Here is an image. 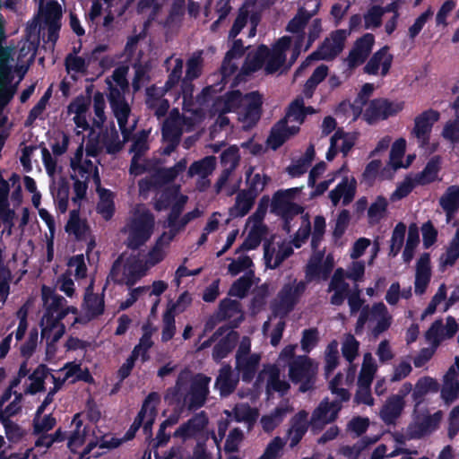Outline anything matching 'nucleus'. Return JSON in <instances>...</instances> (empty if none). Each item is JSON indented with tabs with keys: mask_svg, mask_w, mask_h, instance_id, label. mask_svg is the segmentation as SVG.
I'll return each mask as SVG.
<instances>
[{
	"mask_svg": "<svg viewBox=\"0 0 459 459\" xmlns=\"http://www.w3.org/2000/svg\"><path fill=\"white\" fill-rule=\"evenodd\" d=\"M325 257V249L313 252L307 266H306V281L307 283L315 279L322 278L324 280V271L322 260Z\"/></svg>",
	"mask_w": 459,
	"mask_h": 459,
	"instance_id": "42",
	"label": "nucleus"
},
{
	"mask_svg": "<svg viewBox=\"0 0 459 459\" xmlns=\"http://www.w3.org/2000/svg\"><path fill=\"white\" fill-rule=\"evenodd\" d=\"M271 59V50L264 45H259L254 51L247 53L246 59L241 66V73L249 75L265 68L266 63Z\"/></svg>",
	"mask_w": 459,
	"mask_h": 459,
	"instance_id": "19",
	"label": "nucleus"
},
{
	"mask_svg": "<svg viewBox=\"0 0 459 459\" xmlns=\"http://www.w3.org/2000/svg\"><path fill=\"white\" fill-rule=\"evenodd\" d=\"M316 12L317 9L308 12L304 7H299L295 16L288 22L286 30L293 34H299L300 39H303L305 35L304 30Z\"/></svg>",
	"mask_w": 459,
	"mask_h": 459,
	"instance_id": "36",
	"label": "nucleus"
},
{
	"mask_svg": "<svg viewBox=\"0 0 459 459\" xmlns=\"http://www.w3.org/2000/svg\"><path fill=\"white\" fill-rule=\"evenodd\" d=\"M221 164L223 169L235 170L240 160L239 148L237 145H230L220 156Z\"/></svg>",
	"mask_w": 459,
	"mask_h": 459,
	"instance_id": "52",
	"label": "nucleus"
},
{
	"mask_svg": "<svg viewBox=\"0 0 459 459\" xmlns=\"http://www.w3.org/2000/svg\"><path fill=\"white\" fill-rule=\"evenodd\" d=\"M238 381L239 377L234 374L231 366L224 364L219 370L214 388L219 391L221 396L227 397L235 391Z\"/></svg>",
	"mask_w": 459,
	"mask_h": 459,
	"instance_id": "25",
	"label": "nucleus"
},
{
	"mask_svg": "<svg viewBox=\"0 0 459 459\" xmlns=\"http://www.w3.org/2000/svg\"><path fill=\"white\" fill-rule=\"evenodd\" d=\"M49 369L45 365H39L29 377L30 383L27 385L25 394H35L44 390L45 380L48 379Z\"/></svg>",
	"mask_w": 459,
	"mask_h": 459,
	"instance_id": "39",
	"label": "nucleus"
},
{
	"mask_svg": "<svg viewBox=\"0 0 459 459\" xmlns=\"http://www.w3.org/2000/svg\"><path fill=\"white\" fill-rule=\"evenodd\" d=\"M106 82L108 85L107 98L110 108L117 120V124L122 126L125 122H128L131 108L126 100L124 92L117 86H114L108 78L106 80Z\"/></svg>",
	"mask_w": 459,
	"mask_h": 459,
	"instance_id": "13",
	"label": "nucleus"
},
{
	"mask_svg": "<svg viewBox=\"0 0 459 459\" xmlns=\"http://www.w3.org/2000/svg\"><path fill=\"white\" fill-rule=\"evenodd\" d=\"M154 227L153 214L141 204L136 205L121 230L127 236L126 247L133 250L140 248L151 238Z\"/></svg>",
	"mask_w": 459,
	"mask_h": 459,
	"instance_id": "4",
	"label": "nucleus"
},
{
	"mask_svg": "<svg viewBox=\"0 0 459 459\" xmlns=\"http://www.w3.org/2000/svg\"><path fill=\"white\" fill-rule=\"evenodd\" d=\"M291 38L283 36L280 38L273 45L271 50V59L265 65V74H273L276 73L285 63V52L290 48Z\"/></svg>",
	"mask_w": 459,
	"mask_h": 459,
	"instance_id": "20",
	"label": "nucleus"
},
{
	"mask_svg": "<svg viewBox=\"0 0 459 459\" xmlns=\"http://www.w3.org/2000/svg\"><path fill=\"white\" fill-rule=\"evenodd\" d=\"M439 118L440 113L432 108L423 111L415 117L411 134L419 140L420 147L429 144L432 127Z\"/></svg>",
	"mask_w": 459,
	"mask_h": 459,
	"instance_id": "12",
	"label": "nucleus"
},
{
	"mask_svg": "<svg viewBox=\"0 0 459 459\" xmlns=\"http://www.w3.org/2000/svg\"><path fill=\"white\" fill-rule=\"evenodd\" d=\"M153 345L151 332L146 331L140 338L139 343L134 346L131 354L133 357L142 358L143 362L149 359L148 351Z\"/></svg>",
	"mask_w": 459,
	"mask_h": 459,
	"instance_id": "55",
	"label": "nucleus"
},
{
	"mask_svg": "<svg viewBox=\"0 0 459 459\" xmlns=\"http://www.w3.org/2000/svg\"><path fill=\"white\" fill-rule=\"evenodd\" d=\"M420 243L419 229L416 224L409 227L408 237L403 252V259L404 263H410L414 255V250Z\"/></svg>",
	"mask_w": 459,
	"mask_h": 459,
	"instance_id": "50",
	"label": "nucleus"
},
{
	"mask_svg": "<svg viewBox=\"0 0 459 459\" xmlns=\"http://www.w3.org/2000/svg\"><path fill=\"white\" fill-rule=\"evenodd\" d=\"M238 334L236 332H230L225 337L221 338L213 347L212 359L220 361L226 358L235 348Z\"/></svg>",
	"mask_w": 459,
	"mask_h": 459,
	"instance_id": "38",
	"label": "nucleus"
},
{
	"mask_svg": "<svg viewBox=\"0 0 459 459\" xmlns=\"http://www.w3.org/2000/svg\"><path fill=\"white\" fill-rule=\"evenodd\" d=\"M438 390L439 384L436 379L430 377H423L417 381L412 392V398L419 404L427 394L437 393Z\"/></svg>",
	"mask_w": 459,
	"mask_h": 459,
	"instance_id": "43",
	"label": "nucleus"
},
{
	"mask_svg": "<svg viewBox=\"0 0 459 459\" xmlns=\"http://www.w3.org/2000/svg\"><path fill=\"white\" fill-rule=\"evenodd\" d=\"M261 356L258 353H253L252 356L246 358H236L235 369L242 381L251 382L257 373Z\"/></svg>",
	"mask_w": 459,
	"mask_h": 459,
	"instance_id": "29",
	"label": "nucleus"
},
{
	"mask_svg": "<svg viewBox=\"0 0 459 459\" xmlns=\"http://www.w3.org/2000/svg\"><path fill=\"white\" fill-rule=\"evenodd\" d=\"M258 381L266 382L267 393L277 392L284 394L290 388V385L283 379H281L280 369L275 365H266L258 374Z\"/></svg>",
	"mask_w": 459,
	"mask_h": 459,
	"instance_id": "21",
	"label": "nucleus"
},
{
	"mask_svg": "<svg viewBox=\"0 0 459 459\" xmlns=\"http://www.w3.org/2000/svg\"><path fill=\"white\" fill-rule=\"evenodd\" d=\"M84 309L87 312V315L93 318L96 317L104 312V299L103 296H100L95 294L89 290H87L84 301H83Z\"/></svg>",
	"mask_w": 459,
	"mask_h": 459,
	"instance_id": "46",
	"label": "nucleus"
},
{
	"mask_svg": "<svg viewBox=\"0 0 459 459\" xmlns=\"http://www.w3.org/2000/svg\"><path fill=\"white\" fill-rule=\"evenodd\" d=\"M388 47L385 46L375 52L364 66V73L376 75L381 66V75L385 76L392 66L393 55L388 53Z\"/></svg>",
	"mask_w": 459,
	"mask_h": 459,
	"instance_id": "24",
	"label": "nucleus"
},
{
	"mask_svg": "<svg viewBox=\"0 0 459 459\" xmlns=\"http://www.w3.org/2000/svg\"><path fill=\"white\" fill-rule=\"evenodd\" d=\"M406 232V225L403 222H399L394 227L391 240H390V250H389V255L390 256H396L398 253L401 251V248L403 246L404 243V237Z\"/></svg>",
	"mask_w": 459,
	"mask_h": 459,
	"instance_id": "51",
	"label": "nucleus"
},
{
	"mask_svg": "<svg viewBox=\"0 0 459 459\" xmlns=\"http://www.w3.org/2000/svg\"><path fill=\"white\" fill-rule=\"evenodd\" d=\"M102 142L108 154H117L123 149L124 142L120 141L119 134L113 122L110 125L109 132L103 134Z\"/></svg>",
	"mask_w": 459,
	"mask_h": 459,
	"instance_id": "49",
	"label": "nucleus"
},
{
	"mask_svg": "<svg viewBox=\"0 0 459 459\" xmlns=\"http://www.w3.org/2000/svg\"><path fill=\"white\" fill-rule=\"evenodd\" d=\"M65 230L69 235H74L77 240H87L89 233H91L87 221L80 218L77 210L70 212V217L65 225Z\"/></svg>",
	"mask_w": 459,
	"mask_h": 459,
	"instance_id": "33",
	"label": "nucleus"
},
{
	"mask_svg": "<svg viewBox=\"0 0 459 459\" xmlns=\"http://www.w3.org/2000/svg\"><path fill=\"white\" fill-rule=\"evenodd\" d=\"M441 420V413L436 412L433 415L418 418L411 423L405 431V436L409 439H418L425 435L433 432Z\"/></svg>",
	"mask_w": 459,
	"mask_h": 459,
	"instance_id": "18",
	"label": "nucleus"
},
{
	"mask_svg": "<svg viewBox=\"0 0 459 459\" xmlns=\"http://www.w3.org/2000/svg\"><path fill=\"white\" fill-rule=\"evenodd\" d=\"M357 188V181L351 177H344L329 193L330 201H353Z\"/></svg>",
	"mask_w": 459,
	"mask_h": 459,
	"instance_id": "31",
	"label": "nucleus"
},
{
	"mask_svg": "<svg viewBox=\"0 0 459 459\" xmlns=\"http://www.w3.org/2000/svg\"><path fill=\"white\" fill-rule=\"evenodd\" d=\"M245 100L247 101L244 108V119L255 124L259 121L262 114L263 98L257 91H251L244 95Z\"/></svg>",
	"mask_w": 459,
	"mask_h": 459,
	"instance_id": "32",
	"label": "nucleus"
},
{
	"mask_svg": "<svg viewBox=\"0 0 459 459\" xmlns=\"http://www.w3.org/2000/svg\"><path fill=\"white\" fill-rule=\"evenodd\" d=\"M211 377L204 374L191 376L188 370L179 373L174 387L168 389L165 398L186 407L197 410L204 405L210 394Z\"/></svg>",
	"mask_w": 459,
	"mask_h": 459,
	"instance_id": "2",
	"label": "nucleus"
},
{
	"mask_svg": "<svg viewBox=\"0 0 459 459\" xmlns=\"http://www.w3.org/2000/svg\"><path fill=\"white\" fill-rule=\"evenodd\" d=\"M49 188L54 201H69L70 185L66 178H51Z\"/></svg>",
	"mask_w": 459,
	"mask_h": 459,
	"instance_id": "48",
	"label": "nucleus"
},
{
	"mask_svg": "<svg viewBox=\"0 0 459 459\" xmlns=\"http://www.w3.org/2000/svg\"><path fill=\"white\" fill-rule=\"evenodd\" d=\"M56 424V420L51 414L41 417V414H38V411H36L33 419L34 432L36 434L46 433L52 429Z\"/></svg>",
	"mask_w": 459,
	"mask_h": 459,
	"instance_id": "61",
	"label": "nucleus"
},
{
	"mask_svg": "<svg viewBox=\"0 0 459 459\" xmlns=\"http://www.w3.org/2000/svg\"><path fill=\"white\" fill-rule=\"evenodd\" d=\"M147 271L148 269L139 254L127 258L125 264L122 263L120 258L117 259L112 265L108 279L118 284L132 286L144 276Z\"/></svg>",
	"mask_w": 459,
	"mask_h": 459,
	"instance_id": "7",
	"label": "nucleus"
},
{
	"mask_svg": "<svg viewBox=\"0 0 459 459\" xmlns=\"http://www.w3.org/2000/svg\"><path fill=\"white\" fill-rule=\"evenodd\" d=\"M234 418L238 422H252L257 417L256 411L247 403H239L233 409Z\"/></svg>",
	"mask_w": 459,
	"mask_h": 459,
	"instance_id": "62",
	"label": "nucleus"
},
{
	"mask_svg": "<svg viewBox=\"0 0 459 459\" xmlns=\"http://www.w3.org/2000/svg\"><path fill=\"white\" fill-rule=\"evenodd\" d=\"M172 182L166 168H156L149 176L138 181L140 195L146 198L148 193L152 191L159 193Z\"/></svg>",
	"mask_w": 459,
	"mask_h": 459,
	"instance_id": "15",
	"label": "nucleus"
},
{
	"mask_svg": "<svg viewBox=\"0 0 459 459\" xmlns=\"http://www.w3.org/2000/svg\"><path fill=\"white\" fill-rule=\"evenodd\" d=\"M285 442L276 437L265 447L263 455L258 459H278L281 456Z\"/></svg>",
	"mask_w": 459,
	"mask_h": 459,
	"instance_id": "63",
	"label": "nucleus"
},
{
	"mask_svg": "<svg viewBox=\"0 0 459 459\" xmlns=\"http://www.w3.org/2000/svg\"><path fill=\"white\" fill-rule=\"evenodd\" d=\"M223 108L224 113L236 111L242 106L243 100H245L244 95L239 90H233L226 92L223 97Z\"/></svg>",
	"mask_w": 459,
	"mask_h": 459,
	"instance_id": "54",
	"label": "nucleus"
},
{
	"mask_svg": "<svg viewBox=\"0 0 459 459\" xmlns=\"http://www.w3.org/2000/svg\"><path fill=\"white\" fill-rule=\"evenodd\" d=\"M440 169V158L432 157L426 164L421 172L416 174L414 181L417 185H427L434 182Z\"/></svg>",
	"mask_w": 459,
	"mask_h": 459,
	"instance_id": "40",
	"label": "nucleus"
},
{
	"mask_svg": "<svg viewBox=\"0 0 459 459\" xmlns=\"http://www.w3.org/2000/svg\"><path fill=\"white\" fill-rule=\"evenodd\" d=\"M148 135L149 133L147 131L142 130L133 138V143L130 148V152L134 153L133 157L141 158L149 150Z\"/></svg>",
	"mask_w": 459,
	"mask_h": 459,
	"instance_id": "56",
	"label": "nucleus"
},
{
	"mask_svg": "<svg viewBox=\"0 0 459 459\" xmlns=\"http://www.w3.org/2000/svg\"><path fill=\"white\" fill-rule=\"evenodd\" d=\"M459 258V228L446 252L439 257V269L445 271L447 266L455 264Z\"/></svg>",
	"mask_w": 459,
	"mask_h": 459,
	"instance_id": "44",
	"label": "nucleus"
},
{
	"mask_svg": "<svg viewBox=\"0 0 459 459\" xmlns=\"http://www.w3.org/2000/svg\"><path fill=\"white\" fill-rule=\"evenodd\" d=\"M42 299L45 314L41 319V338L46 340L47 351H55V343L65 333V327L61 320L69 313L77 314V308L67 306L66 299L53 292L49 288L43 286Z\"/></svg>",
	"mask_w": 459,
	"mask_h": 459,
	"instance_id": "1",
	"label": "nucleus"
},
{
	"mask_svg": "<svg viewBox=\"0 0 459 459\" xmlns=\"http://www.w3.org/2000/svg\"><path fill=\"white\" fill-rule=\"evenodd\" d=\"M307 281L290 280L284 283L271 304L274 316L285 317L293 310L307 290Z\"/></svg>",
	"mask_w": 459,
	"mask_h": 459,
	"instance_id": "6",
	"label": "nucleus"
},
{
	"mask_svg": "<svg viewBox=\"0 0 459 459\" xmlns=\"http://www.w3.org/2000/svg\"><path fill=\"white\" fill-rule=\"evenodd\" d=\"M384 15L383 7L380 5L371 6L364 14L365 29L378 28L382 24Z\"/></svg>",
	"mask_w": 459,
	"mask_h": 459,
	"instance_id": "58",
	"label": "nucleus"
},
{
	"mask_svg": "<svg viewBox=\"0 0 459 459\" xmlns=\"http://www.w3.org/2000/svg\"><path fill=\"white\" fill-rule=\"evenodd\" d=\"M241 318L242 313L238 301L230 299H224L221 301L219 310L216 314V319L218 321H223L227 319H234L239 321Z\"/></svg>",
	"mask_w": 459,
	"mask_h": 459,
	"instance_id": "41",
	"label": "nucleus"
},
{
	"mask_svg": "<svg viewBox=\"0 0 459 459\" xmlns=\"http://www.w3.org/2000/svg\"><path fill=\"white\" fill-rule=\"evenodd\" d=\"M304 100L301 96H298L293 101L290 102L286 110V115L284 117L288 120L289 118H292V120L302 124L304 122Z\"/></svg>",
	"mask_w": 459,
	"mask_h": 459,
	"instance_id": "60",
	"label": "nucleus"
},
{
	"mask_svg": "<svg viewBox=\"0 0 459 459\" xmlns=\"http://www.w3.org/2000/svg\"><path fill=\"white\" fill-rule=\"evenodd\" d=\"M290 411L289 405L282 404L275 408L271 414L263 416L261 424L264 430L269 432L274 429Z\"/></svg>",
	"mask_w": 459,
	"mask_h": 459,
	"instance_id": "45",
	"label": "nucleus"
},
{
	"mask_svg": "<svg viewBox=\"0 0 459 459\" xmlns=\"http://www.w3.org/2000/svg\"><path fill=\"white\" fill-rule=\"evenodd\" d=\"M310 420L308 412L305 410L299 411L290 420V428L287 431V438L290 440V446H296L308 429Z\"/></svg>",
	"mask_w": 459,
	"mask_h": 459,
	"instance_id": "23",
	"label": "nucleus"
},
{
	"mask_svg": "<svg viewBox=\"0 0 459 459\" xmlns=\"http://www.w3.org/2000/svg\"><path fill=\"white\" fill-rule=\"evenodd\" d=\"M271 211L281 218L283 230L288 233L292 229L291 221L299 215L304 216V208L297 203H272Z\"/></svg>",
	"mask_w": 459,
	"mask_h": 459,
	"instance_id": "27",
	"label": "nucleus"
},
{
	"mask_svg": "<svg viewBox=\"0 0 459 459\" xmlns=\"http://www.w3.org/2000/svg\"><path fill=\"white\" fill-rule=\"evenodd\" d=\"M430 277V256L429 253H423L416 264L414 290L417 295H421L426 291Z\"/></svg>",
	"mask_w": 459,
	"mask_h": 459,
	"instance_id": "28",
	"label": "nucleus"
},
{
	"mask_svg": "<svg viewBox=\"0 0 459 459\" xmlns=\"http://www.w3.org/2000/svg\"><path fill=\"white\" fill-rule=\"evenodd\" d=\"M345 271L342 268H338L329 283L328 291H333L331 297V304L340 306L344 302L347 296L351 294L349 283L345 281Z\"/></svg>",
	"mask_w": 459,
	"mask_h": 459,
	"instance_id": "26",
	"label": "nucleus"
},
{
	"mask_svg": "<svg viewBox=\"0 0 459 459\" xmlns=\"http://www.w3.org/2000/svg\"><path fill=\"white\" fill-rule=\"evenodd\" d=\"M316 367L307 356H299L289 362V376L293 383H299V391L305 393L314 387Z\"/></svg>",
	"mask_w": 459,
	"mask_h": 459,
	"instance_id": "9",
	"label": "nucleus"
},
{
	"mask_svg": "<svg viewBox=\"0 0 459 459\" xmlns=\"http://www.w3.org/2000/svg\"><path fill=\"white\" fill-rule=\"evenodd\" d=\"M203 51H197L192 54V56L186 61V77L187 79H197L201 76L203 71Z\"/></svg>",
	"mask_w": 459,
	"mask_h": 459,
	"instance_id": "53",
	"label": "nucleus"
},
{
	"mask_svg": "<svg viewBox=\"0 0 459 459\" xmlns=\"http://www.w3.org/2000/svg\"><path fill=\"white\" fill-rule=\"evenodd\" d=\"M299 126H289L286 117L280 119L271 129L267 143L273 151L279 149L292 135L298 134Z\"/></svg>",
	"mask_w": 459,
	"mask_h": 459,
	"instance_id": "22",
	"label": "nucleus"
},
{
	"mask_svg": "<svg viewBox=\"0 0 459 459\" xmlns=\"http://www.w3.org/2000/svg\"><path fill=\"white\" fill-rule=\"evenodd\" d=\"M404 407V400L400 396H390L380 411V417L386 424H392L400 416Z\"/></svg>",
	"mask_w": 459,
	"mask_h": 459,
	"instance_id": "37",
	"label": "nucleus"
},
{
	"mask_svg": "<svg viewBox=\"0 0 459 459\" xmlns=\"http://www.w3.org/2000/svg\"><path fill=\"white\" fill-rule=\"evenodd\" d=\"M106 101L104 94L100 91H96L93 96V109L96 118L94 119V125L97 127L102 126L106 120L105 115Z\"/></svg>",
	"mask_w": 459,
	"mask_h": 459,
	"instance_id": "57",
	"label": "nucleus"
},
{
	"mask_svg": "<svg viewBox=\"0 0 459 459\" xmlns=\"http://www.w3.org/2000/svg\"><path fill=\"white\" fill-rule=\"evenodd\" d=\"M459 395L458 373L454 366H451L443 379L441 388V398L446 403H451L457 399Z\"/></svg>",
	"mask_w": 459,
	"mask_h": 459,
	"instance_id": "30",
	"label": "nucleus"
},
{
	"mask_svg": "<svg viewBox=\"0 0 459 459\" xmlns=\"http://www.w3.org/2000/svg\"><path fill=\"white\" fill-rule=\"evenodd\" d=\"M247 189L242 194H238L235 201H255L258 194L263 191L266 178H262L260 174L252 176V172L247 174Z\"/></svg>",
	"mask_w": 459,
	"mask_h": 459,
	"instance_id": "34",
	"label": "nucleus"
},
{
	"mask_svg": "<svg viewBox=\"0 0 459 459\" xmlns=\"http://www.w3.org/2000/svg\"><path fill=\"white\" fill-rule=\"evenodd\" d=\"M393 317L383 302H377L372 306L365 305L360 312L355 325L356 334H361L366 325L370 330V334L377 339L381 333L391 326Z\"/></svg>",
	"mask_w": 459,
	"mask_h": 459,
	"instance_id": "5",
	"label": "nucleus"
},
{
	"mask_svg": "<svg viewBox=\"0 0 459 459\" xmlns=\"http://www.w3.org/2000/svg\"><path fill=\"white\" fill-rule=\"evenodd\" d=\"M207 425L208 418L204 411H201L181 424L173 433V437L186 441L189 438L203 436Z\"/></svg>",
	"mask_w": 459,
	"mask_h": 459,
	"instance_id": "14",
	"label": "nucleus"
},
{
	"mask_svg": "<svg viewBox=\"0 0 459 459\" xmlns=\"http://www.w3.org/2000/svg\"><path fill=\"white\" fill-rule=\"evenodd\" d=\"M215 166L216 158L214 156H206L199 160L194 161L190 165L187 170V177L193 178L195 176H199L208 184L209 179L207 178L212 173Z\"/></svg>",
	"mask_w": 459,
	"mask_h": 459,
	"instance_id": "35",
	"label": "nucleus"
},
{
	"mask_svg": "<svg viewBox=\"0 0 459 459\" xmlns=\"http://www.w3.org/2000/svg\"><path fill=\"white\" fill-rule=\"evenodd\" d=\"M442 136L455 144L459 143V118L455 117L454 120L446 123L442 130Z\"/></svg>",
	"mask_w": 459,
	"mask_h": 459,
	"instance_id": "64",
	"label": "nucleus"
},
{
	"mask_svg": "<svg viewBox=\"0 0 459 459\" xmlns=\"http://www.w3.org/2000/svg\"><path fill=\"white\" fill-rule=\"evenodd\" d=\"M340 410L339 402L329 403L327 399L323 400L312 413L310 419L312 429H321L325 424L333 421Z\"/></svg>",
	"mask_w": 459,
	"mask_h": 459,
	"instance_id": "16",
	"label": "nucleus"
},
{
	"mask_svg": "<svg viewBox=\"0 0 459 459\" xmlns=\"http://www.w3.org/2000/svg\"><path fill=\"white\" fill-rule=\"evenodd\" d=\"M184 211V203H174L170 208L167 220L168 232H164L156 241L154 247L145 255H141L142 261L149 270L160 262L165 256L163 247L169 244L174 237L194 219L200 216V212L195 209L181 216Z\"/></svg>",
	"mask_w": 459,
	"mask_h": 459,
	"instance_id": "3",
	"label": "nucleus"
},
{
	"mask_svg": "<svg viewBox=\"0 0 459 459\" xmlns=\"http://www.w3.org/2000/svg\"><path fill=\"white\" fill-rule=\"evenodd\" d=\"M406 151V141L403 138L397 139L392 145L388 165L394 171L403 166V158Z\"/></svg>",
	"mask_w": 459,
	"mask_h": 459,
	"instance_id": "47",
	"label": "nucleus"
},
{
	"mask_svg": "<svg viewBox=\"0 0 459 459\" xmlns=\"http://www.w3.org/2000/svg\"><path fill=\"white\" fill-rule=\"evenodd\" d=\"M291 242H281L277 247L272 243L264 244V259L268 268L275 269L293 253Z\"/></svg>",
	"mask_w": 459,
	"mask_h": 459,
	"instance_id": "17",
	"label": "nucleus"
},
{
	"mask_svg": "<svg viewBox=\"0 0 459 459\" xmlns=\"http://www.w3.org/2000/svg\"><path fill=\"white\" fill-rule=\"evenodd\" d=\"M333 46L329 39H325L322 44L317 48L316 50L313 51L306 59L307 62L317 61V60H330L334 58L336 56L333 55L334 52L332 49Z\"/></svg>",
	"mask_w": 459,
	"mask_h": 459,
	"instance_id": "59",
	"label": "nucleus"
},
{
	"mask_svg": "<svg viewBox=\"0 0 459 459\" xmlns=\"http://www.w3.org/2000/svg\"><path fill=\"white\" fill-rule=\"evenodd\" d=\"M10 53L4 47H0V110L4 108L13 99L17 88L12 84L11 67L8 64Z\"/></svg>",
	"mask_w": 459,
	"mask_h": 459,
	"instance_id": "11",
	"label": "nucleus"
},
{
	"mask_svg": "<svg viewBox=\"0 0 459 459\" xmlns=\"http://www.w3.org/2000/svg\"><path fill=\"white\" fill-rule=\"evenodd\" d=\"M403 109V101H392L385 98L371 100L363 112V119L368 125L396 116Z\"/></svg>",
	"mask_w": 459,
	"mask_h": 459,
	"instance_id": "10",
	"label": "nucleus"
},
{
	"mask_svg": "<svg viewBox=\"0 0 459 459\" xmlns=\"http://www.w3.org/2000/svg\"><path fill=\"white\" fill-rule=\"evenodd\" d=\"M160 401V395L152 392L145 398L140 411L134 419L130 429L125 435L126 440L132 439L136 431L143 426L147 437H152V427L156 417V406Z\"/></svg>",
	"mask_w": 459,
	"mask_h": 459,
	"instance_id": "8",
	"label": "nucleus"
}]
</instances>
